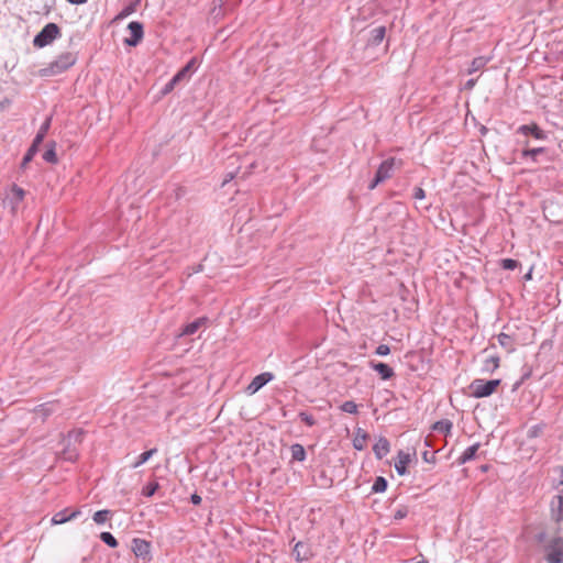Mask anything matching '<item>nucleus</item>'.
<instances>
[{"label":"nucleus","mask_w":563,"mask_h":563,"mask_svg":"<svg viewBox=\"0 0 563 563\" xmlns=\"http://www.w3.org/2000/svg\"><path fill=\"white\" fill-rule=\"evenodd\" d=\"M274 379V375L269 372L262 373L255 376L252 382L246 387V393L249 395H254L262 387H264L267 383Z\"/></svg>","instance_id":"6e6552de"},{"label":"nucleus","mask_w":563,"mask_h":563,"mask_svg":"<svg viewBox=\"0 0 563 563\" xmlns=\"http://www.w3.org/2000/svg\"><path fill=\"white\" fill-rule=\"evenodd\" d=\"M84 438V431L80 429L71 430L68 432V434L64 438V442H68V445H77L81 443Z\"/></svg>","instance_id":"5701e85b"},{"label":"nucleus","mask_w":563,"mask_h":563,"mask_svg":"<svg viewBox=\"0 0 563 563\" xmlns=\"http://www.w3.org/2000/svg\"><path fill=\"white\" fill-rule=\"evenodd\" d=\"M475 82H476V79H470V80H467V82H466V88H472V87H474Z\"/></svg>","instance_id":"3c124183"},{"label":"nucleus","mask_w":563,"mask_h":563,"mask_svg":"<svg viewBox=\"0 0 563 563\" xmlns=\"http://www.w3.org/2000/svg\"><path fill=\"white\" fill-rule=\"evenodd\" d=\"M294 554L297 561H302L308 559V553L306 551V545L302 542H297L294 547Z\"/></svg>","instance_id":"72a5a7b5"},{"label":"nucleus","mask_w":563,"mask_h":563,"mask_svg":"<svg viewBox=\"0 0 563 563\" xmlns=\"http://www.w3.org/2000/svg\"><path fill=\"white\" fill-rule=\"evenodd\" d=\"M131 36L124 40L128 46H137L144 36L143 24L139 21H132L128 24Z\"/></svg>","instance_id":"0eeeda50"},{"label":"nucleus","mask_w":563,"mask_h":563,"mask_svg":"<svg viewBox=\"0 0 563 563\" xmlns=\"http://www.w3.org/2000/svg\"><path fill=\"white\" fill-rule=\"evenodd\" d=\"M43 159L51 164L57 163L58 159L55 151V142H52L48 148L44 152Z\"/></svg>","instance_id":"7c9ffc66"},{"label":"nucleus","mask_w":563,"mask_h":563,"mask_svg":"<svg viewBox=\"0 0 563 563\" xmlns=\"http://www.w3.org/2000/svg\"><path fill=\"white\" fill-rule=\"evenodd\" d=\"M525 280L532 279V267L529 269V272L523 276Z\"/></svg>","instance_id":"8fccbe9b"},{"label":"nucleus","mask_w":563,"mask_h":563,"mask_svg":"<svg viewBox=\"0 0 563 563\" xmlns=\"http://www.w3.org/2000/svg\"><path fill=\"white\" fill-rule=\"evenodd\" d=\"M178 84L179 81L173 76V78L162 89V93L167 95L172 92Z\"/></svg>","instance_id":"a19ab883"},{"label":"nucleus","mask_w":563,"mask_h":563,"mask_svg":"<svg viewBox=\"0 0 563 563\" xmlns=\"http://www.w3.org/2000/svg\"><path fill=\"white\" fill-rule=\"evenodd\" d=\"M291 457L295 461L302 462L306 459V451L305 448L299 444L295 443L290 446Z\"/></svg>","instance_id":"a878e982"},{"label":"nucleus","mask_w":563,"mask_h":563,"mask_svg":"<svg viewBox=\"0 0 563 563\" xmlns=\"http://www.w3.org/2000/svg\"><path fill=\"white\" fill-rule=\"evenodd\" d=\"M408 512H409L408 507H406V506H401V507H399V508L395 511V514H394V519H395V520H401V519H404V518H406V517H407Z\"/></svg>","instance_id":"79ce46f5"},{"label":"nucleus","mask_w":563,"mask_h":563,"mask_svg":"<svg viewBox=\"0 0 563 563\" xmlns=\"http://www.w3.org/2000/svg\"><path fill=\"white\" fill-rule=\"evenodd\" d=\"M396 165L400 167L401 162L397 161L395 157H390L383 161L375 174L377 180L384 183L385 180L389 179L394 174Z\"/></svg>","instance_id":"423d86ee"},{"label":"nucleus","mask_w":563,"mask_h":563,"mask_svg":"<svg viewBox=\"0 0 563 563\" xmlns=\"http://www.w3.org/2000/svg\"><path fill=\"white\" fill-rule=\"evenodd\" d=\"M545 152V147L525 148L521 152L522 157H530L533 162H537V156Z\"/></svg>","instance_id":"f704fd0d"},{"label":"nucleus","mask_w":563,"mask_h":563,"mask_svg":"<svg viewBox=\"0 0 563 563\" xmlns=\"http://www.w3.org/2000/svg\"><path fill=\"white\" fill-rule=\"evenodd\" d=\"M452 427H453V423L450 420L443 419V420L437 421L432 428L434 431L448 434V433H450Z\"/></svg>","instance_id":"c85d7f7f"},{"label":"nucleus","mask_w":563,"mask_h":563,"mask_svg":"<svg viewBox=\"0 0 563 563\" xmlns=\"http://www.w3.org/2000/svg\"><path fill=\"white\" fill-rule=\"evenodd\" d=\"M544 538H545V533H543V532L538 534V537H537L539 542H542L544 540Z\"/></svg>","instance_id":"5fc2aeb1"},{"label":"nucleus","mask_w":563,"mask_h":563,"mask_svg":"<svg viewBox=\"0 0 563 563\" xmlns=\"http://www.w3.org/2000/svg\"><path fill=\"white\" fill-rule=\"evenodd\" d=\"M156 451H157L156 449H151L148 451L141 453L139 455L136 462L132 465V467L137 468L139 466L143 465L156 453Z\"/></svg>","instance_id":"473e14b6"},{"label":"nucleus","mask_w":563,"mask_h":563,"mask_svg":"<svg viewBox=\"0 0 563 563\" xmlns=\"http://www.w3.org/2000/svg\"><path fill=\"white\" fill-rule=\"evenodd\" d=\"M517 133L523 135H531L537 140H545L547 133L536 123L523 124L517 129Z\"/></svg>","instance_id":"9d476101"},{"label":"nucleus","mask_w":563,"mask_h":563,"mask_svg":"<svg viewBox=\"0 0 563 563\" xmlns=\"http://www.w3.org/2000/svg\"><path fill=\"white\" fill-rule=\"evenodd\" d=\"M232 178H233V174H232V173H229V174L225 176L224 180H223V185H224L225 183L230 181Z\"/></svg>","instance_id":"603ef678"},{"label":"nucleus","mask_w":563,"mask_h":563,"mask_svg":"<svg viewBox=\"0 0 563 563\" xmlns=\"http://www.w3.org/2000/svg\"><path fill=\"white\" fill-rule=\"evenodd\" d=\"M71 4H82L86 3L87 0H67Z\"/></svg>","instance_id":"09e8293b"},{"label":"nucleus","mask_w":563,"mask_h":563,"mask_svg":"<svg viewBox=\"0 0 563 563\" xmlns=\"http://www.w3.org/2000/svg\"><path fill=\"white\" fill-rule=\"evenodd\" d=\"M422 457H423V460H424L426 462H428V463H429V462H433L434 454L432 453V454H431V457H430V456H429V452H428V451H426V452H423Z\"/></svg>","instance_id":"de8ad7c7"},{"label":"nucleus","mask_w":563,"mask_h":563,"mask_svg":"<svg viewBox=\"0 0 563 563\" xmlns=\"http://www.w3.org/2000/svg\"><path fill=\"white\" fill-rule=\"evenodd\" d=\"M497 341L500 344V346L506 349L507 352L515 351L514 340L510 335L506 333H500L497 335Z\"/></svg>","instance_id":"393cba45"},{"label":"nucleus","mask_w":563,"mask_h":563,"mask_svg":"<svg viewBox=\"0 0 563 563\" xmlns=\"http://www.w3.org/2000/svg\"><path fill=\"white\" fill-rule=\"evenodd\" d=\"M77 62V55L71 52H65L58 55L53 62L46 67L38 70L40 76L51 77L63 74Z\"/></svg>","instance_id":"f257e3e1"},{"label":"nucleus","mask_w":563,"mask_h":563,"mask_svg":"<svg viewBox=\"0 0 563 563\" xmlns=\"http://www.w3.org/2000/svg\"><path fill=\"white\" fill-rule=\"evenodd\" d=\"M197 58L192 57L183 68H180L174 77L179 81L188 80L191 74L197 69Z\"/></svg>","instance_id":"4468645a"},{"label":"nucleus","mask_w":563,"mask_h":563,"mask_svg":"<svg viewBox=\"0 0 563 563\" xmlns=\"http://www.w3.org/2000/svg\"><path fill=\"white\" fill-rule=\"evenodd\" d=\"M60 36V29L56 23H47L33 38V45L43 48Z\"/></svg>","instance_id":"f03ea898"},{"label":"nucleus","mask_w":563,"mask_h":563,"mask_svg":"<svg viewBox=\"0 0 563 563\" xmlns=\"http://www.w3.org/2000/svg\"><path fill=\"white\" fill-rule=\"evenodd\" d=\"M551 518L554 522H563V494L555 495L550 504Z\"/></svg>","instance_id":"1a4fd4ad"},{"label":"nucleus","mask_w":563,"mask_h":563,"mask_svg":"<svg viewBox=\"0 0 563 563\" xmlns=\"http://www.w3.org/2000/svg\"><path fill=\"white\" fill-rule=\"evenodd\" d=\"M80 514H81L80 510L70 511L69 509L66 508L64 510L56 512L52 517L51 521H52V525H62V523H65L67 521L78 518L80 516Z\"/></svg>","instance_id":"f8f14e48"},{"label":"nucleus","mask_w":563,"mask_h":563,"mask_svg":"<svg viewBox=\"0 0 563 563\" xmlns=\"http://www.w3.org/2000/svg\"><path fill=\"white\" fill-rule=\"evenodd\" d=\"M412 197L417 200H422L426 198V191L421 187H415Z\"/></svg>","instance_id":"c03bdc74"},{"label":"nucleus","mask_w":563,"mask_h":563,"mask_svg":"<svg viewBox=\"0 0 563 563\" xmlns=\"http://www.w3.org/2000/svg\"><path fill=\"white\" fill-rule=\"evenodd\" d=\"M298 417L300 418V420L302 422H305L308 427H313L317 421L314 419V417L310 413H308L307 411H300Z\"/></svg>","instance_id":"58836bf2"},{"label":"nucleus","mask_w":563,"mask_h":563,"mask_svg":"<svg viewBox=\"0 0 563 563\" xmlns=\"http://www.w3.org/2000/svg\"><path fill=\"white\" fill-rule=\"evenodd\" d=\"M132 551L137 558L145 559L151 551V543L144 539L134 538L132 540Z\"/></svg>","instance_id":"ddd939ff"},{"label":"nucleus","mask_w":563,"mask_h":563,"mask_svg":"<svg viewBox=\"0 0 563 563\" xmlns=\"http://www.w3.org/2000/svg\"><path fill=\"white\" fill-rule=\"evenodd\" d=\"M500 266L504 269L512 271V269H515V268H517L519 266V262L516 261V260H512V258H504L500 262Z\"/></svg>","instance_id":"ea45409f"},{"label":"nucleus","mask_w":563,"mask_h":563,"mask_svg":"<svg viewBox=\"0 0 563 563\" xmlns=\"http://www.w3.org/2000/svg\"><path fill=\"white\" fill-rule=\"evenodd\" d=\"M488 62H489V58H487V57H484V56L475 57L471 63L468 73L472 74V73L481 70L482 68H484L486 66V64Z\"/></svg>","instance_id":"cd10ccee"},{"label":"nucleus","mask_w":563,"mask_h":563,"mask_svg":"<svg viewBox=\"0 0 563 563\" xmlns=\"http://www.w3.org/2000/svg\"><path fill=\"white\" fill-rule=\"evenodd\" d=\"M499 356L489 355L483 361L482 372L483 373H494L499 367Z\"/></svg>","instance_id":"412c9836"},{"label":"nucleus","mask_w":563,"mask_h":563,"mask_svg":"<svg viewBox=\"0 0 563 563\" xmlns=\"http://www.w3.org/2000/svg\"><path fill=\"white\" fill-rule=\"evenodd\" d=\"M112 516V511L109 509L98 510L93 514L92 519L97 525H103Z\"/></svg>","instance_id":"c756f323"},{"label":"nucleus","mask_w":563,"mask_h":563,"mask_svg":"<svg viewBox=\"0 0 563 563\" xmlns=\"http://www.w3.org/2000/svg\"><path fill=\"white\" fill-rule=\"evenodd\" d=\"M24 196L25 191L21 187H19L18 185H12L11 196L8 199L12 211H15L19 203L24 199Z\"/></svg>","instance_id":"f3484780"},{"label":"nucleus","mask_w":563,"mask_h":563,"mask_svg":"<svg viewBox=\"0 0 563 563\" xmlns=\"http://www.w3.org/2000/svg\"><path fill=\"white\" fill-rule=\"evenodd\" d=\"M63 445V450L60 452V456L65 461L75 462L79 455L78 450L75 445H68V442L60 443Z\"/></svg>","instance_id":"6ab92c4d"},{"label":"nucleus","mask_w":563,"mask_h":563,"mask_svg":"<svg viewBox=\"0 0 563 563\" xmlns=\"http://www.w3.org/2000/svg\"><path fill=\"white\" fill-rule=\"evenodd\" d=\"M49 125H51V118H47L45 120V122L41 125L31 146L29 147L27 152L25 153V155L21 162L22 168H25V166L33 159L34 155L37 153L38 146L42 144V142L49 129Z\"/></svg>","instance_id":"20e7f679"},{"label":"nucleus","mask_w":563,"mask_h":563,"mask_svg":"<svg viewBox=\"0 0 563 563\" xmlns=\"http://www.w3.org/2000/svg\"><path fill=\"white\" fill-rule=\"evenodd\" d=\"M158 488L159 484L157 482H150L143 487L142 495L145 497H152Z\"/></svg>","instance_id":"e433bc0d"},{"label":"nucleus","mask_w":563,"mask_h":563,"mask_svg":"<svg viewBox=\"0 0 563 563\" xmlns=\"http://www.w3.org/2000/svg\"><path fill=\"white\" fill-rule=\"evenodd\" d=\"M386 34V27L380 25L374 27L369 33L368 44L377 46L382 43Z\"/></svg>","instance_id":"aec40b11"},{"label":"nucleus","mask_w":563,"mask_h":563,"mask_svg":"<svg viewBox=\"0 0 563 563\" xmlns=\"http://www.w3.org/2000/svg\"><path fill=\"white\" fill-rule=\"evenodd\" d=\"M548 563H563V537L552 538L544 547Z\"/></svg>","instance_id":"39448f33"},{"label":"nucleus","mask_w":563,"mask_h":563,"mask_svg":"<svg viewBox=\"0 0 563 563\" xmlns=\"http://www.w3.org/2000/svg\"><path fill=\"white\" fill-rule=\"evenodd\" d=\"M368 365L372 369L377 372L382 379L387 380L395 376L394 369L386 363L369 361Z\"/></svg>","instance_id":"9b49d317"},{"label":"nucleus","mask_w":563,"mask_h":563,"mask_svg":"<svg viewBox=\"0 0 563 563\" xmlns=\"http://www.w3.org/2000/svg\"><path fill=\"white\" fill-rule=\"evenodd\" d=\"M100 540L106 543L110 548H117L118 547V540L114 538V536L111 532L104 531L100 533Z\"/></svg>","instance_id":"c9c22d12"},{"label":"nucleus","mask_w":563,"mask_h":563,"mask_svg":"<svg viewBox=\"0 0 563 563\" xmlns=\"http://www.w3.org/2000/svg\"><path fill=\"white\" fill-rule=\"evenodd\" d=\"M340 408L342 411L347 412V413H352V415L357 413V405L352 400L344 401Z\"/></svg>","instance_id":"4c0bfd02"},{"label":"nucleus","mask_w":563,"mask_h":563,"mask_svg":"<svg viewBox=\"0 0 563 563\" xmlns=\"http://www.w3.org/2000/svg\"><path fill=\"white\" fill-rule=\"evenodd\" d=\"M190 501H191V504H194V505L198 506V505H200V504H201L202 498H201V496H200V495H198L197 493H195V494H192V495L190 496Z\"/></svg>","instance_id":"a18cd8bd"},{"label":"nucleus","mask_w":563,"mask_h":563,"mask_svg":"<svg viewBox=\"0 0 563 563\" xmlns=\"http://www.w3.org/2000/svg\"><path fill=\"white\" fill-rule=\"evenodd\" d=\"M208 322V318L207 317H201V318H198L196 320H194L192 322L186 324L181 332H180V335H192L195 334L202 325H205L206 323Z\"/></svg>","instance_id":"a211bd4d"},{"label":"nucleus","mask_w":563,"mask_h":563,"mask_svg":"<svg viewBox=\"0 0 563 563\" xmlns=\"http://www.w3.org/2000/svg\"><path fill=\"white\" fill-rule=\"evenodd\" d=\"M560 486L562 487L561 493H563V467L561 468V474H560Z\"/></svg>","instance_id":"864d4df0"},{"label":"nucleus","mask_w":563,"mask_h":563,"mask_svg":"<svg viewBox=\"0 0 563 563\" xmlns=\"http://www.w3.org/2000/svg\"><path fill=\"white\" fill-rule=\"evenodd\" d=\"M367 439L368 434L364 430L358 428L356 431V435L353 440V448L357 451H362L365 446V442Z\"/></svg>","instance_id":"b1692460"},{"label":"nucleus","mask_w":563,"mask_h":563,"mask_svg":"<svg viewBox=\"0 0 563 563\" xmlns=\"http://www.w3.org/2000/svg\"><path fill=\"white\" fill-rule=\"evenodd\" d=\"M411 461L410 453L399 451L397 454V461L395 462V470L399 475L407 473V466Z\"/></svg>","instance_id":"dca6fc26"},{"label":"nucleus","mask_w":563,"mask_h":563,"mask_svg":"<svg viewBox=\"0 0 563 563\" xmlns=\"http://www.w3.org/2000/svg\"><path fill=\"white\" fill-rule=\"evenodd\" d=\"M390 451V443L385 437H380L373 445V452L377 460L384 459Z\"/></svg>","instance_id":"2eb2a0df"},{"label":"nucleus","mask_w":563,"mask_h":563,"mask_svg":"<svg viewBox=\"0 0 563 563\" xmlns=\"http://www.w3.org/2000/svg\"><path fill=\"white\" fill-rule=\"evenodd\" d=\"M500 379L485 380L477 378L470 384L468 388L473 397L484 398L493 395L496 391L497 387L500 385Z\"/></svg>","instance_id":"7ed1b4c3"},{"label":"nucleus","mask_w":563,"mask_h":563,"mask_svg":"<svg viewBox=\"0 0 563 563\" xmlns=\"http://www.w3.org/2000/svg\"><path fill=\"white\" fill-rule=\"evenodd\" d=\"M139 0H134L130 2L128 5H125L120 13L117 15V20H122L134 13L137 9Z\"/></svg>","instance_id":"bb28decb"},{"label":"nucleus","mask_w":563,"mask_h":563,"mask_svg":"<svg viewBox=\"0 0 563 563\" xmlns=\"http://www.w3.org/2000/svg\"><path fill=\"white\" fill-rule=\"evenodd\" d=\"M481 444L479 443H475L471 446H468L467 449H465V451L462 453V455L457 459V463L460 465L462 464H465L470 461H472L475 455H476V452L478 451Z\"/></svg>","instance_id":"4be33fe9"},{"label":"nucleus","mask_w":563,"mask_h":563,"mask_svg":"<svg viewBox=\"0 0 563 563\" xmlns=\"http://www.w3.org/2000/svg\"><path fill=\"white\" fill-rule=\"evenodd\" d=\"M388 482L383 476H377L372 486V493H384L387 489Z\"/></svg>","instance_id":"2f4dec72"},{"label":"nucleus","mask_w":563,"mask_h":563,"mask_svg":"<svg viewBox=\"0 0 563 563\" xmlns=\"http://www.w3.org/2000/svg\"><path fill=\"white\" fill-rule=\"evenodd\" d=\"M390 353V347L387 344H379L376 350L375 354L379 356H386Z\"/></svg>","instance_id":"37998d69"},{"label":"nucleus","mask_w":563,"mask_h":563,"mask_svg":"<svg viewBox=\"0 0 563 563\" xmlns=\"http://www.w3.org/2000/svg\"><path fill=\"white\" fill-rule=\"evenodd\" d=\"M379 184H382V181H378L377 180V177L374 176L373 180L368 184V189L369 190H373L374 188H376Z\"/></svg>","instance_id":"49530a36"}]
</instances>
